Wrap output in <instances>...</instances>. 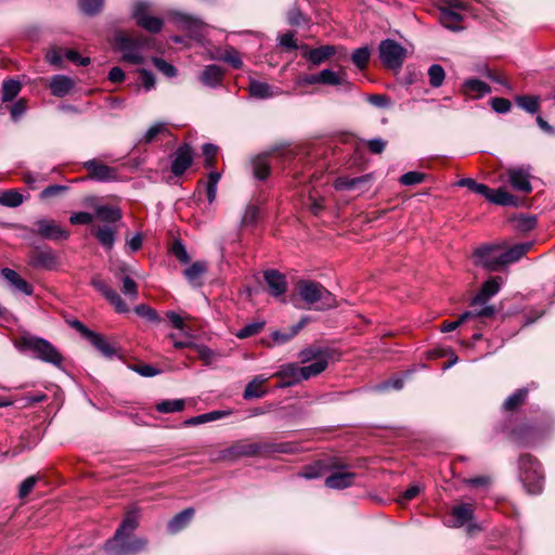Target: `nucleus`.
<instances>
[{"label":"nucleus","instance_id":"f257e3e1","mask_svg":"<svg viewBox=\"0 0 555 555\" xmlns=\"http://www.w3.org/2000/svg\"><path fill=\"white\" fill-rule=\"evenodd\" d=\"M139 509L132 508L126 513L114 537L105 543L106 555H135L146 547L145 539L132 537L139 526Z\"/></svg>","mask_w":555,"mask_h":555},{"label":"nucleus","instance_id":"f03ea898","mask_svg":"<svg viewBox=\"0 0 555 555\" xmlns=\"http://www.w3.org/2000/svg\"><path fill=\"white\" fill-rule=\"evenodd\" d=\"M289 448L286 444L253 442L248 439L238 440L220 452V457L225 461H236L241 457H253L270 453H286Z\"/></svg>","mask_w":555,"mask_h":555},{"label":"nucleus","instance_id":"7ed1b4c3","mask_svg":"<svg viewBox=\"0 0 555 555\" xmlns=\"http://www.w3.org/2000/svg\"><path fill=\"white\" fill-rule=\"evenodd\" d=\"M295 291L309 308L325 310L335 306L332 293L318 282L299 280L295 285Z\"/></svg>","mask_w":555,"mask_h":555},{"label":"nucleus","instance_id":"20e7f679","mask_svg":"<svg viewBox=\"0 0 555 555\" xmlns=\"http://www.w3.org/2000/svg\"><path fill=\"white\" fill-rule=\"evenodd\" d=\"M16 347L22 351H30L37 359L61 367L63 357L59 350L47 339L24 335L16 343Z\"/></svg>","mask_w":555,"mask_h":555},{"label":"nucleus","instance_id":"39448f33","mask_svg":"<svg viewBox=\"0 0 555 555\" xmlns=\"http://www.w3.org/2000/svg\"><path fill=\"white\" fill-rule=\"evenodd\" d=\"M519 478L528 493L538 494L542 491L544 476L541 465L529 454L519 457Z\"/></svg>","mask_w":555,"mask_h":555},{"label":"nucleus","instance_id":"423d86ee","mask_svg":"<svg viewBox=\"0 0 555 555\" xmlns=\"http://www.w3.org/2000/svg\"><path fill=\"white\" fill-rule=\"evenodd\" d=\"M500 249L501 246L496 244H486L477 247L473 254L474 263L489 271H498L503 267V262H501L502 254L499 253Z\"/></svg>","mask_w":555,"mask_h":555},{"label":"nucleus","instance_id":"0eeeda50","mask_svg":"<svg viewBox=\"0 0 555 555\" xmlns=\"http://www.w3.org/2000/svg\"><path fill=\"white\" fill-rule=\"evenodd\" d=\"M270 157L274 159L288 160L294 157V153L291 150H275L253 158V173L258 180H266L268 178L270 173Z\"/></svg>","mask_w":555,"mask_h":555},{"label":"nucleus","instance_id":"6e6552de","mask_svg":"<svg viewBox=\"0 0 555 555\" xmlns=\"http://www.w3.org/2000/svg\"><path fill=\"white\" fill-rule=\"evenodd\" d=\"M496 309L494 306H487L481 309H472L464 312L456 321H446L442 324L441 331L444 333L456 330L461 324L470 320H476V326L485 324L486 319H491L495 315Z\"/></svg>","mask_w":555,"mask_h":555},{"label":"nucleus","instance_id":"1a4fd4ad","mask_svg":"<svg viewBox=\"0 0 555 555\" xmlns=\"http://www.w3.org/2000/svg\"><path fill=\"white\" fill-rule=\"evenodd\" d=\"M150 3L146 1H137L132 9V17L141 28L157 34L164 26V21L160 17L151 16L149 14Z\"/></svg>","mask_w":555,"mask_h":555},{"label":"nucleus","instance_id":"9d476101","mask_svg":"<svg viewBox=\"0 0 555 555\" xmlns=\"http://www.w3.org/2000/svg\"><path fill=\"white\" fill-rule=\"evenodd\" d=\"M29 232L49 241H65L69 237L67 230L63 229L55 220L47 218L37 219Z\"/></svg>","mask_w":555,"mask_h":555},{"label":"nucleus","instance_id":"9b49d317","mask_svg":"<svg viewBox=\"0 0 555 555\" xmlns=\"http://www.w3.org/2000/svg\"><path fill=\"white\" fill-rule=\"evenodd\" d=\"M406 56V49L392 39L383 40L379 44V57L389 68L401 67Z\"/></svg>","mask_w":555,"mask_h":555},{"label":"nucleus","instance_id":"f8f14e48","mask_svg":"<svg viewBox=\"0 0 555 555\" xmlns=\"http://www.w3.org/2000/svg\"><path fill=\"white\" fill-rule=\"evenodd\" d=\"M28 264L35 269L54 270L59 266L57 255L49 247L29 253Z\"/></svg>","mask_w":555,"mask_h":555},{"label":"nucleus","instance_id":"ddd939ff","mask_svg":"<svg viewBox=\"0 0 555 555\" xmlns=\"http://www.w3.org/2000/svg\"><path fill=\"white\" fill-rule=\"evenodd\" d=\"M502 282L503 280L500 276H493L487 280L482 284L478 294L472 299V309H481L487 307V302L499 293Z\"/></svg>","mask_w":555,"mask_h":555},{"label":"nucleus","instance_id":"4468645a","mask_svg":"<svg viewBox=\"0 0 555 555\" xmlns=\"http://www.w3.org/2000/svg\"><path fill=\"white\" fill-rule=\"evenodd\" d=\"M91 285L99 291L105 299L114 306L116 312L126 313L129 311L128 305L125 300L119 296V294L109 287L102 279L93 278L91 280Z\"/></svg>","mask_w":555,"mask_h":555},{"label":"nucleus","instance_id":"2eb2a0df","mask_svg":"<svg viewBox=\"0 0 555 555\" xmlns=\"http://www.w3.org/2000/svg\"><path fill=\"white\" fill-rule=\"evenodd\" d=\"M83 167L88 170L89 178L92 180L106 182L117 178V171L98 159H90L83 163Z\"/></svg>","mask_w":555,"mask_h":555},{"label":"nucleus","instance_id":"dca6fc26","mask_svg":"<svg viewBox=\"0 0 555 555\" xmlns=\"http://www.w3.org/2000/svg\"><path fill=\"white\" fill-rule=\"evenodd\" d=\"M138 42L131 36H119L117 38V46L122 53V59L131 64H142L143 57L138 49Z\"/></svg>","mask_w":555,"mask_h":555},{"label":"nucleus","instance_id":"f3484780","mask_svg":"<svg viewBox=\"0 0 555 555\" xmlns=\"http://www.w3.org/2000/svg\"><path fill=\"white\" fill-rule=\"evenodd\" d=\"M193 154L189 144L180 146L172 155L171 171L175 176L183 175L186 169L192 165Z\"/></svg>","mask_w":555,"mask_h":555},{"label":"nucleus","instance_id":"a211bd4d","mask_svg":"<svg viewBox=\"0 0 555 555\" xmlns=\"http://www.w3.org/2000/svg\"><path fill=\"white\" fill-rule=\"evenodd\" d=\"M264 281L271 296L278 298L285 294L287 289L286 276L278 270L271 269L263 273Z\"/></svg>","mask_w":555,"mask_h":555},{"label":"nucleus","instance_id":"6ab92c4d","mask_svg":"<svg viewBox=\"0 0 555 555\" xmlns=\"http://www.w3.org/2000/svg\"><path fill=\"white\" fill-rule=\"evenodd\" d=\"M75 86V80L65 75H54L51 77L49 82L51 93L57 98H63L69 94Z\"/></svg>","mask_w":555,"mask_h":555},{"label":"nucleus","instance_id":"aec40b11","mask_svg":"<svg viewBox=\"0 0 555 555\" xmlns=\"http://www.w3.org/2000/svg\"><path fill=\"white\" fill-rule=\"evenodd\" d=\"M508 180L512 186L524 193L531 191V184L529 181L530 173L525 168H508L507 169Z\"/></svg>","mask_w":555,"mask_h":555},{"label":"nucleus","instance_id":"412c9836","mask_svg":"<svg viewBox=\"0 0 555 555\" xmlns=\"http://www.w3.org/2000/svg\"><path fill=\"white\" fill-rule=\"evenodd\" d=\"M273 376L284 379L281 387H289L302 380L301 367L296 363L282 365Z\"/></svg>","mask_w":555,"mask_h":555},{"label":"nucleus","instance_id":"4be33fe9","mask_svg":"<svg viewBox=\"0 0 555 555\" xmlns=\"http://www.w3.org/2000/svg\"><path fill=\"white\" fill-rule=\"evenodd\" d=\"M1 275L10 283V285L17 292H21L27 296L33 295V286L25 281L16 271L4 268L1 270Z\"/></svg>","mask_w":555,"mask_h":555},{"label":"nucleus","instance_id":"5701e85b","mask_svg":"<svg viewBox=\"0 0 555 555\" xmlns=\"http://www.w3.org/2000/svg\"><path fill=\"white\" fill-rule=\"evenodd\" d=\"M336 53V47L335 46H321L319 48L307 50L302 56L307 59L312 66H319L323 62H325L327 59L333 56Z\"/></svg>","mask_w":555,"mask_h":555},{"label":"nucleus","instance_id":"b1692460","mask_svg":"<svg viewBox=\"0 0 555 555\" xmlns=\"http://www.w3.org/2000/svg\"><path fill=\"white\" fill-rule=\"evenodd\" d=\"M463 93L472 99H480L486 94L491 93V87L476 78H470L464 81Z\"/></svg>","mask_w":555,"mask_h":555},{"label":"nucleus","instance_id":"393cba45","mask_svg":"<svg viewBox=\"0 0 555 555\" xmlns=\"http://www.w3.org/2000/svg\"><path fill=\"white\" fill-rule=\"evenodd\" d=\"M356 474L350 472H336L327 476L325 486L331 489L341 490L351 486L354 481Z\"/></svg>","mask_w":555,"mask_h":555},{"label":"nucleus","instance_id":"a878e982","mask_svg":"<svg viewBox=\"0 0 555 555\" xmlns=\"http://www.w3.org/2000/svg\"><path fill=\"white\" fill-rule=\"evenodd\" d=\"M473 518V506L470 504H462L452 508L451 519L448 526L462 527Z\"/></svg>","mask_w":555,"mask_h":555},{"label":"nucleus","instance_id":"bb28decb","mask_svg":"<svg viewBox=\"0 0 555 555\" xmlns=\"http://www.w3.org/2000/svg\"><path fill=\"white\" fill-rule=\"evenodd\" d=\"M485 197L489 202L502 206H517L518 203L517 197L504 189L492 190L489 188V193Z\"/></svg>","mask_w":555,"mask_h":555},{"label":"nucleus","instance_id":"cd10ccee","mask_svg":"<svg viewBox=\"0 0 555 555\" xmlns=\"http://www.w3.org/2000/svg\"><path fill=\"white\" fill-rule=\"evenodd\" d=\"M268 380V377L264 375H257L254 377L245 387L243 397L246 400L261 398L266 395V390L263 389V385Z\"/></svg>","mask_w":555,"mask_h":555},{"label":"nucleus","instance_id":"c85d7f7f","mask_svg":"<svg viewBox=\"0 0 555 555\" xmlns=\"http://www.w3.org/2000/svg\"><path fill=\"white\" fill-rule=\"evenodd\" d=\"M320 85L326 86H343L347 85V73L344 69L338 72H334L332 69L325 68L319 73Z\"/></svg>","mask_w":555,"mask_h":555},{"label":"nucleus","instance_id":"c756f323","mask_svg":"<svg viewBox=\"0 0 555 555\" xmlns=\"http://www.w3.org/2000/svg\"><path fill=\"white\" fill-rule=\"evenodd\" d=\"M223 77V72L220 66L211 64L204 68L201 75V81L207 87H217Z\"/></svg>","mask_w":555,"mask_h":555},{"label":"nucleus","instance_id":"7c9ffc66","mask_svg":"<svg viewBox=\"0 0 555 555\" xmlns=\"http://www.w3.org/2000/svg\"><path fill=\"white\" fill-rule=\"evenodd\" d=\"M531 246H532V243H530V242L514 245L506 251L501 253L502 254L501 262H503V266H506L508 263L518 261L531 248Z\"/></svg>","mask_w":555,"mask_h":555},{"label":"nucleus","instance_id":"2f4dec72","mask_svg":"<svg viewBox=\"0 0 555 555\" xmlns=\"http://www.w3.org/2000/svg\"><path fill=\"white\" fill-rule=\"evenodd\" d=\"M207 271V263L205 261H196L184 270L186 280L196 287L202 285L201 278Z\"/></svg>","mask_w":555,"mask_h":555},{"label":"nucleus","instance_id":"473e14b6","mask_svg":"<svg viewBox=\"0 0 555 555\" xmlns=\"http://www.w3.org/2000/svg\"><path fill=\"white\" fill-rule=\"evenodd\" d=\"M194 515L193 508H186L179 514H177L169 522H168V531L170 533H177L183 528L186 527V525L191 521L192 517Z\"/></svg>","mask_w":555,"mask_h":555},{"label":"nucleus","instance_id":"72a5a7b5","mask_svg":"<svg viewBox=\"0 0 555 555\" xmlns=\"http://www.w3.org/2000/svg\"><path fill=\"white\" fill-rule=\"evenodd\" d=\"M87 339L103 356L111 358L115 354L114 347L105 339L104 336H102L95 332H92Z\"/></svg>","mask_w":555,"mask_h":555},{"label":"nucleus","instance_id":"f704fd0d","mask_svg":"<svg viewBox=\"0 0 555 555\" xmlns=\"http://www.w3.org/2000/svg\"><path fill=\"white\" fill-rule=\"evenodd\" d=\"M248 90L249 94L257 99H268L278 94V92L272 90L271 86L258 80H251Z\"/></svg>","mask_w":555,"mask_h":555},{"label":"nucleus","instance_id":"c9c22d12","mask_svg":"<svg viewBox=\"0 0 555 555\" xmlns=\"http://www.w3.org/2000/svg\"><path fill=\"white\" fill-rule=\"evenodd\" d=\"M22 90L20 80L10 78L2 82V102L13 101Z\"/></svg>","mask_w":555,"mask_h":555},{"label":"nucleus","instance_id":"e433bc0d","mask_svg":"<svg viewBox=\"0 0 555 555\" xmlns=\"http://www.w3.org/2000/svg\"><path fill=\"white\" fill-rule=\"evenodd\" d=\"M327 358H319L317 361L309 365L300 366L302 380H307L313 376L319 375L327 367Z\"/></svg>","mask_w":555,"mask_h":555},{"label":"nucleus","instance_id":"4c0bfd02","mask_svg":"<svg viewBox=\"0 0 555 555\" xmlns=\"http://www.w3.org/2000/svg\"><path fill=\"white\" fill-rule=\"evenodd\" d=\"M462 21V16L460 13L454 12L451 9H442L440 11V22L441 24L453 31L459 30V23Z\"/></svg>","mask_w":555,"mask_h":555},{"label":"nucleus","instance_id":"58836bf2","mask_svg":"<svg viewBox=\"0 0 555 555\" xmlns=\"http://www.w3.org/2000/svg\"><path fill=\"white\" fill-rule=\"evenodd\" d=\"M304 324H305L304 321H301L297 325L292 326L286 332H281V331L272 332L271 338H272L273 345H283V344L287 343L288 340H291L293 337H295L298 334V332L302 328Z\"/></svg>","mask_w":555,"mask_h":555},{"label":"nucleus","instance_id":"ea45409f","mask_svg":"<svg viewBox=\"0 0 555 555\" xmlns=\"http://www.w3.org/2000/svg\"><path fill=\"white\" fill-rule=\"evenodd\" d=\"M95 217L105 222H116L121 218L120 210L111 206H96Z\"/></svg>","mask_w":555,"mask_h":555},{"label":"nucleus","instance_id":"a19ab883","mask_svg":"<svg viewBox=\"0 0 555 555\" xmlns=\"http://www.w3.org/2000/svg\"><path fill=\"white\" fill-rule=\"evenodd\" d=\"M92 234L107 249L113 247L115 243V233L109 227H98L92 230Z\"/></svg>","mask_w":555,"mask_h":555},{"label":"nucleus","instance_id":"79ce46f5","mask_svg":"<svg viewBox=\"0 0 555 555\" xmlns=\"http://www.w3.org/2000/svg\"><path fill=\"white\" fill-rule=\"evenodd\" d=\"M516 103L519 107H521L524 111L534 114L540 108V99L539 96L534 95H520L517 96Z\"/></svg>","mask_w":555,"mask_h":555},{"label":"nucleus","instance_id":"37998d69","mask_svg":"<svg viewBox=\"0 0 555 555\" xmlns=\"http://www.w3.org/2000/svg\"><path fill=\"white\" fill-rule=\"evenodd\" d=\"M427 74L429 78V85L433 88H439L442 86L446 78V72L441 65L433 64L429 66Z\"/></svg>","mask_w":555,"mask_h":555},{"label":"nucleus","instance_id":"c03bdc74","mask_svg":"<svg viewBox=\"0 0 555 555\" xmlns=\"http://www.w3.org/2000/svg\"><path fill=\"white\" fill-rule=\"evenodd\" d=\"M527 389H518L513 395L506 398V400L503 403V408L505 411H514L519 405H521L527 397Z\"/></svg>","mask_w":555,"mask_h":555},{"label":"nucleus","instance_id":"a18cd8bd","mask_svg":"<svg viewBox=\"0 0 555 555\" xmlns=\"http://www.w3.org/2000/svg\"><path fill=\"white\" fill-rule=\"evenodd\" d=\"M23 202V195L14 190L5 191L0 195V204L7 207H17L22 205Z\"/></svg>","mask_w":555,"mask_h":555},{"label":"nucleus","instance_id":"49530a36","mask_svg":"<svg viewBox=\"0 0 555 555\" xmlns=\"http://www.w3.org/2000/svg\"><path fill=\"white\" fill-rule=\"evenodd\" d=\"M184 404L183 399L164 400L156 405V409L160 413H172L182 411Z\"/></svg>","mask_w":555,"mask_h":555},{"label":"nucleus","instance_id":"de8ad7c7","mask_svg":"<svg viewBox=\"0 0 555 555\" xmlns=\"http://www.w3.org/2000/svg\"><path fill=\"white\" fill-rule=\"evenodd\" d=\"M319 358H327V360H328L330 356H328L327 350H321L319 348H308V349L302 350L299 353V359L302 363L310 362V361L314 362Z\"/></svg>","mask_w":555,"mask_h":555},{"label":"nucleus","instance_id":"09e8293b","mask_svg":"<svg viewBox=\"0 0 555 555\" xmlns=\"http://www.w3.org/2000/svg\"><path fill=\"white\" fill-rule=\"evenodd\" d=\"M46 59L47 61L57 67V68H61L62 67V64H63V61L65 59V54H64V48L62 47H52L46 54Z\"/></svg>","mask_w":555,"mask_h":555},{"label":"nucleus","instance_id":"8fccbe9b","mask_svg":"<svg viewBox=\"0 0 555 555\" xmlns=\"http://www.w3.org/2000/svg\"><path fill=\"white\" fill-rule=\"evenodd\" d=\"M351 60L358 68H365L370 60V50L366 47L354 50Z\"/></svg>","mask_w":555,"mask_h":555},{"label":"nucleus","instance_id":"3c124183","mask_svg":"<svg viewBox=\"0 0 555 555\" xmlns=\"http://www.w3.org/2000/svg\"><path fill=\"white\" fill-rule=\"evenodd\" d=\"M79 8L87 15H95L103 8V0H79Z\"/></svg>","mask_w":555,"mask_h":555},{"label":"nucleus","instance_id":"603ef678","mask_svg":"<svg viewBox=\"0 0 555 555\" xmlns=\"http://www.w3.org/2000/svg\"><path fill=\"white\" fill-rule=\"evenodd\" d=\"M457 184L460 186H466L474 193L480 194L482 196H486L487 193H489V186L482 183H477L475 180L470 178H464L461 179Z\"/></svg>","mask_w":555,"mask_h":555},{"label":"nucleus","instance_id":"864d4df0","mask_svg":"<svg viewBox=\"0 0 555 555\" xmlns=\"http://www.w3.org/2000/svg\"><path fill=\"white\" fill-rule=\"evenodd\" d=\"M221 175L219 172H210L208 176V182L206 188L207 198L209 203H212L217 195V184L220 180Z\"/></svg>","mask_w":555,"mask_h":555},{"label":"nucleus","instance_id":"5fc2aeb1","mask_svg":"<svg viewBox=\"0 0 555 555\" xmlns=\"http://www.w3.org/2000/svg\"><path fill=\"white\" fill-rule=\"evenodd\" d=\"M122 288L121 292L125 296H128L131 300H135L138 298V286L137 283L129 276H124L121 279Z\"/></svg>","mask_w":555,"mask_h":555},{"label":"nucleus","instance_id":"6e6d98bb","mask_svg":"<svg viewBox=\"0 0 555 555\" xmlns=\"http://www.w3.org/2000/svg\"><path fill=\"white\" fill-rule=\"evenodd\" d=\"M263 326H264L263 322L249 323V324L245 325L244 327H242L237 332L236 336L241 339L254 336V335L258 334L263 328Z\"/></svg>","mask_w":555,"mask_h":555},{"label":"nucleus","instance_id":"4d7b16f0","mask_svg":"<svg viewBox=\"0 0 555 555\" xmlns=\"http://www.w3.org/2000/svg\"><path fill=\"white\" fill-rule=\"evenodd\" d=\"M38 480V476L27 477L18 487V498L24 500L26 496H28V494L34 490Z\"/></svg>","mask_w":555,"mask_h":555},{"label":"nucleus","instance_id":"13d9d810","mask_svg":"<svg viewBox=\"0 0 555 555\" xmlns=\"http://www.w3.org/2000/svg\"><path fill=\"white\" fill-rule=\"evenodd\" d=\"M134 311L138 315L147 319L151 322H159L160 318L157 311L146 305H139L134 308Z\"/></svg>","mask_w":555,"mask_h":555},{"label":"nucleus","instance_id":"bf43d9fd","mask_svg":"<svg viewBox=\"0 0 555 555\" xmlns=\"http://www.w3.org/2000/svg\"><path fill=\"white\" fill-rule=\"evenodd\" d=\"M153 64L167 77H175L177 75V68L160 57H153Z\"/></svg>","mask_w":555,"mask_h":555},{"label":"nucleus","instance_id":"052dcab7","mask_svg":"<svg viewBox=\"0 0 555 555\" xmlns=\"http://www.w3.org/2000/svg\"><path fill=\"white\" fill-rule=\"evenodd\" d=\"M425 179V175L417 171H409L402 175L399 179L403 185H415L422 183Z\"/></svg>","mask_w":555,"mask_h":555},{"label":"nucleus","instance_id":"680f3d73","mask_svg":"<svg viewBox=\"0 0 555 555\" xmlns=\"http://www.w3.org/2000/svg\"><path fill=\"white\" fill-rule=\"evenodd\" d=\"M167 131V127H166V124L164 122H156L154 124L153 126H151L145 134H144V142L145 143H151L154 141V139L159 134V133H164Z\"/></svg>","mask_w":555,"mask_h":555},{"label":"nucleus","instance_id":"e2e57ef3","mask_svg":"<svg viewBox=\"0 0 555 555\" xmlns=\"http://www.w3.org/2000/svg\"><path fill=\"white\" fill-rule=\"evenodd\" d=\"M171 253L182 263H188L190 261V257L186 253L185 246L180 241L173 242L171 246Z\"/></svg>","mask_w":555,"mask_h":555},{"label":"nucleus","instance_id":"0e129e2a","mask_svg":"<svg viewBox=\"0 0 555 555\" xmlns=\"http://www.w3.org/2000/svg\"><path fill=\"white\" fill-rule=\"evenodd\" d=\"M27 109V102L25 99L17 100L10 109L11 117L13 120H17L21 116L25 114Z\"/></svg>","mask_w":555,"mask_h":555},{"label":"nucleus","instance_id":"69168bd1","mask_svg":"<svg viewBox=\"0 0 555 555\" xmlns=\"http://www.w3.org/2000/svg\"><path fill=\"white\" fill-rule=\"evenodd\" d=\"M94 216L90 212L80 211L70 216L69 221L72 224H90Z\"/></svg>","mask_w":555,"mask_h":555},{"label":"nucleus","instance_id":"338daca9","mask_svg":"<svg viewBox=\"0 0 555 555\" xmlns=\"http://www.w3.org/2000/svg\"><path fill=\"white\" fill-rule=\"evenodd\" d=\"M222 60L231 64L234 68H240L243 65L238 52L234 49L227 50L222 55Z\"/></svg>","mask_w":555,"mask_h":555},{"label":"nucleus","instance_id":"774afa93","mask_svg":"<svg viewBox=\"0 0 555 555\" xmlns=\"http://www.w3.org/2000/svg\"><path fill=\"white\" fill-rule=\"evenodd\" d=\"M491 106L496 113L504 114L509 112L512 104L507 99L494 98L491 100Z\"/></svg>","mask_w":555,"mask_h":555}]
</instances>
